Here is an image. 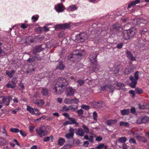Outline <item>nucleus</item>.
<instances>
[{"mask_svg": "<svg viewBox=\"0 0 149 149\" xmlns=\"http://www.w3.org/2000/svg\"><path fill=\"white\" fill-rule=\"evenodd\" d=\"M54 82L56 85L53 88V91L54 94L56 95L62 93L68 84L67 81L63 78H58L56 79Z\"/></svg>", "mask_w": 149, "mask_h": 149, "instance_id": "nucleus-1", "label": "nucleus"}, {"mask_svg": "<svg viewBox=\"0 0 149 149\" xmlns=\"http://www.w3.org/2000/svg\"><path fill=\"white\" fill-rule=\"evenodd\" d=\"M97 54L95 53L91 54L89 56L90 60L93 65L92 67L90 68V72H96L100 68V66L97 63Z\"/></svg>", "mask_w": 149, "mask_h": 149, "instance_id": "nucleus-2", "label": "nucleus"}, {"mask_svg": "<svg viewBox=\"0 0 149 149\" xmlns=\"http://www.w3.org/2000/svg\"><path fill=\"white\" fill-rule=\"evenodd\" d=\"M82 55V54L79 52V50H75L73 51L72 54L68 56V58L71 61L75 62L79 60Z\"/></svg>", "mask_w": 149, "mask_h": 149, "instance_id": "nucleus-3", "label": "nucleus"}, {"mask_svg": "<svg viewBox=\"0 0 149 149\" xmlns=\"http://www.w3.org/2000/svg\"><path fill=\"white\" fill-rule=\"evenodd\" d=\"M135 34V31L132 29L125 30L122 33L123 38L125 40H129L133 38Z\"/></svg>", "mask_w": 149, "mask_h": 149, "instance_id": "nucleus-4", "label": "nucleus"}, {"mask_svg": "<svg viewBox=\"0 0 149 149\" xmlns=\"http://www.w3.org/2000/svg\"><path fill=\"white\" fill-rule=\"evenodd\" d=\"M139 72L136 71L134 74V77L132 76H131L130 77V79L131 81V83L130 84V86L132 88H135L136 84L137 83V81L139 79Z\"/></svg>", "mask_w": 149, "mask_h": 149, "instance_id": "nucleus-5", "label": "nucleus"}, {"mask_svg": "<svg viewBox=\"0 0 149 149\" xmlns=\"http://www.w3.org/2000/svg\"><path fill=\"white\" fill-rule=\"evenodd\" d=\"M47 127L44 126H41L39 128H37L36 131L37 133L42 137L43 136L46 135L48 134V131L47 130Z\"/></svg>", "mask_w": 149, "mask_h": 149, "instance_id": "nucleus-6", "label": "nucleus"}, {"mask_svg": "<svg viewBox=\"0 0 149 149\" xmlns=\"http://www.w3.org/2000/svg\"><path fill=\"white\" fill-rule=\"evenodd\" d=\"M68 120H69L63 123V125L65 126L68 125L74 124L76 127H77L79 126V123L76 121L75 118L72 117H70Z\"/></svg>", "mask_w": 149, "mask_h": 149, "instance_id": "nucleus-7", "label": "nucleus"}, {"mask_svg": "<svg viewBox=\"0 0 149 149\" xmlns=\"http://www.w3.org/2000/svg\"><path fill=\"white\" fill-rule=\"evenodd\" d=\"M0 104L5 106H8L9 105V100L6 96L0 97Z\"/></svg>", "mask_w": 149, "mask_h": 149, "instance_id": "nucleus-8", "label": "nucleus"}, {"mask_svg": "<svg viewBox=\"0 0 149 149\" xmlns=\"http://www.w3.org/2000/svg\"><path fill=\"white\" fill-rule=\"evenodd\" d=\"M75 92V90L71 87H69L67 88L65 92L67 97L74 95Z\"/></svg>", "mask_w": 149, "mask_h": 149, "instance_id": "nucleus-9", "label": "nucleus"}, {"mask_svg": "<svg viewBox=\"0 0 149 149\" xmlns=\"http://www.w3.org/2000/svg\"><path fill=\"white\" fill-rule=\"evenodd\" d=\"M70 26V24L68 23H65L61 24H57L55 28L56 29H66L69 28Z\"/></svg>", "mask_w": 149, "mask_h": 149, "instance_id": "nucleus-10", "label": "nucleus"}, {"mask_svg": "<svg viewBox=\"0 0 149 149\" xmlns=\"http://www.w3.org/2000/svg\"><path fill=\"white\" fill-rule=\"evenodd\" d=\"M54 8L58 12H61L65 9L64 6L62 4H58L55 6Z\"/></svg>", "mask_w": 149, "mask_h": 149, "instance_id": "nucleus-11", "label": "nucleus"}, {"mask_svg": "<svg viewBox=\"0 0 149 149\" xmlns=\"http://www.w3.org/2000/svg\"><path fill=\"white\" fill-rule=\"evenodd\" d=\"M42 45L37 46L33 50L32 53L33 54H36V53L40 52L44 50V48H42Z\"/></svg>", "mask_w": 149, "mask_h": 149, "instance_id": "nucleus-12", "label": "nucleus"}, {"mask_svg": "<svg viewBox=\"0 0 149 149\" xmlns=\"http://www.w3.org/2000/svg\"><path fill=\"white\" fill-rule=\"evenodd\" d=\"M77 36L81 42H83L87 39L86 36L84 33H80Z\"/></svg>", "mask_w": 149, "mask_h": 149, "instance_id": "nucleus-13", "label": "nucleus"}, {"mask_svg": "<svg viewBox=\"0 0 149 149\" xmlns=\"http://www.w3.org/2000/svg\"><path fill=\"white\" fill-rule=\"evenodd\" d=\"M127 57L131 61H135L136 58L135 57L133 56L131 52L128 50L126 52Z\"/></svg>", "mask_w": 149, "mask_h": 149, "instance_id": "nucleus-14", "label": "nucleus"}, {"mask_svg": "<svg viewBox=\"0 0 149 149\" xmlns=\"http://www.w3.org/2000/svg\"><path fill=\"white\" fill-rule=\"evenodd\" d=\"M33 103L39 106H42L44 104V101L41 99H36L33 101Z\"/></svg>", "mask_w": 149, "mask_h": 149, "instance_id": "nucleus-15", "label": "nucleus"}, {"mask_svg": "<svg viewBox=\"0 0 149 149\" xmlns=\"http://www.w3.org/2000/svg\"><path fill=\"white\" fill-rule=\"evenodd\" d=\"M117 122L116 120H108L106 121V124L108 125L111 126L112 125L115 124Z\"/></svg>", "mask_w": 149, "mask_h": 149, "instance_id": "nucleus-16", "label": "nucleus"}, {"mask_svg": "<svg viewBox=\"0 0 149 149\" xmlns=\"http://www.w3.org/2000/svg\"><path fill=\"white\" fill-rule=\"evenodd\" d=\"M121 27V26L118 24H114L111 26L110 28V30L111 31H117Z\"/></svg>", "mask_w": 149, "mask_h": 149, "instance_id": "nucleus-17", "label": "nucleus"}, {"mask_svg": "<svg viewBox=\"0 0 149 149\" xmlns=\"http://www.w3.org/2000/svg\"><path fill=\"white\" fill-rule=\"evenodd\" d=\"M15 72V71L14 70H12L10 71L8 70L6 71V74L10 78L13 77V75Z\"/></svg>", "mask_w": 149, "mask_h": 149, "instance_id": "nucleus-18", "label": "nucleus"}, {"mask_svg": "<svg viewBox=\"0 0 149 149\" xmlns=\"http://www.w3.org/2000/svg\"><path fill=\"white\" fill-rule=\"evenodd\" d=\"M148 29L146 28H143L140 31V34L141 36H143V38H145V37H146V33H147Z\"/></svg>", "mask_w": 149, "mask_h": 149, "instance_id": "nucleus-19", "label": "nucleus"}, {"mask_svg": "<svg viewBox=\"0 0 149 149\" xmlns=\"http://www.w3.org/2000/svg\"><path fill=\"white\" fill-rule=\"evenodd\" d=\"M84 130L81 128H79L78 129L76 134L81 136H83L84 134Z\"/></svg>", "mask_w": 149, "mask_h": 149, "instance_id": "nucleus-20", "label": "nucleus"}, {"mask_svg": "<svg viewBox=\"0 0 149 149\" xmlns=\"http://www.w3.org/2000/svg\"><path fill=\"white\" fill-rule=\"evenodd\" d=\"M26 109V110L29 112L32 115H34L35 114L34 109L32 108L30 106H27Z\"/></svg>", "mask_w": 149, "mask_h": 149, "instance_id": "nucleus-21", "label": "nucleus"}, {"mask_svg": "<svg viewBox=\"0 0 149 149\" xmlns=\"http://www.w3.org/2000/svg\"><path fill=\"white\" fill-rule=\"evenodd\" d=\"M41 92L43 96H46L48 94L49 90L46 88H43L42 89Z\"/></svg>", "mask_w": 149, "mask_h": 149, "instance_id": "nucleus-22", "label": "nucleus"}, {"mask_svg": "<svg viewBox=\"0 0 149 149\" xmlns=\"http://www.w3.org/2000/svg\"><path fill=\"white\" fill-rule=\"evenodd\" d=\"M121 113L123 116L127 115L130 113V110L129 109L122 110L121 111Z\"/></svg>", "mask_w": 149, "mask_h": 149, "instance_id": "nucleus-23", "label": "nucleus"}, {"mask_svg": "<svg viewBox=\"0 0 149 149\" xmlns=\"http://www.w3.org/2000/svg\"><path fill=\"white\" fill-rule=\"evenodd\" d=\"M140 2V0H136L135 1H132L128 5V8H130L133 5H135L136 4L139 3Z\"/></svg>", "mask_w": 149, "mask_h": 149, "instance_id": "nucleus-24", "label": "nucleus"}, {"mask_svg": "<svg viewBox=\"0 0 149 149\" xmlns=\"http://www.w3.org/2000/svg\"><path fill=\"white\" fill-rule=\"evenodd\" d=\"M65 142V139L61 137H60L58 139V144L60 146H62Z\"/></svg>", "mask_w": 149, "mask_h": 149, "instance_id": "nucleus-25", "label": "nucleus"}, {"mask_svg": "<svg viewBox=\"0 0 149 149\" xmlns=\"http://www.w3.org/2000/svg\"><path fill=\"white\" fill-rule=\"evenodd\" d=\"M64 68V65L63 64V62L61 61L59 63L58 65L56 66L57 69H59L61 70H63Z\"/></svg>", "mask_w": 149, "mask_h": 149, "instance_id": "nucleus-26", "label": "nucleus"}, {"mask_svg": "<svg viewBox=\"0 0 149 149\" xmlns=\"http://www.w3.org/2000/svg\"><path fill=\"white\" fill-rule=\"evenodd\" d=\"M133 71V69L131 68H126L124 72L125 75L128 74Z\"/></svg>", "mask_w": 149, "mask_h": 149, "instance_id": "nucleus-27", "label": "nucleus"}, {"mask_svg": "<svg viewBox=\"0 0 149 149\" xmlns=\"http://www.w3.org/2000/svg\"><path fill=\"white\" fill-rule=\"evenodd\" d=\"M149 105L143 104V105L139 104V108L140 109H148Z\"/></svg>", "mask_w": 149, "mask_h": 149, "instance_id": "nucleus-28", "label": "nucleus"}, {"mask_svg": "<svg viewBox=\"0 0 149 149\" xmlns=\"http://www.w3.org/2000/svg\"><path fill=\"white\" fill-rule=\"evenodd\" d=\"M143 123H146L149 121V117L145 116L141 118Z\"/></svg>", "mask_w": 149, "mask_h": 149, "instance_id": "nucleus-29", "label": "nucleus"}, {"mask_svg": "<svg viewBox=\"0 0 149 149\" xmlns=\"http://www.w3.org/2000/svg\"><path fill=\"white\" fill-rule=\"evenodd\" d=\"M51 139V141H52L53 140V137L52 135L50 136H47V137H45L43 139V141L44 142H47Z\"/></svg>", "mask_w": 149, "mask_h": 149, "instance_id": "nucleus-30", "label": "nucleus"}, {"mask_svg": "<svg viewBox=\"0 0 149 149\" xmlns=\"http://www.w3.org/2000/svg\"><path fill=\"white\" fill-rule=\"evenodd\" d=\"M119 125L120 126H124L127 127H128L129 126V123L128 122H125L123 121L120 122Z\"/></svg>", "mask_w": 149, "mask_h": 149, "instance_id": "nucleus-31", "label": "nucleus"}, {"mask_svg": "<svg viewBox=\"0 0 149 149\" xmlns=\"http://www.w3.org/2000/svg\"><path fill=\"white\" fill-rule=\"evenodd\" d=\"M127 140V138L125 137H122L118 139V140L121 143H125Z\"/></svg>", "mask_w": 149, "mask_h": 149, "instance_id": "nucleus-32", "label": "nucleus"}, {"mask_svg": "<svg viewBox=\"0 0 149 149\" xmlns=\"http://www.w3.org/2000/svg\"><path fill=\"white\" fill-rule=\"evenodd\" d=\"M71 101L70 102L71 104H77L79 102V99L75 98L74 99H71Z\"/></svg>", "mask_w": 149, "mask_h": 149, "instance_id": "nucleus-33", "label": "nucleus"}, {"mask_svg": "<svg viewBox=\"0 0 149 149\" xmlns=\"http://www.w3.org/2000/svg\"><path fill=\"white\" fill-rule=\"evenodd\" d=\"M82 127L84 130V133L85 132L86 134H88L89 133V129L86 125H82Z\"/></svg>", "mask_w": 149, "mask_h": 149, "instance_id": "nucleus-34", "label": "nucleus"}, {"mask_svg": "<svg viewBox=\"0 0 149 149\" xmlns=\"http://www.w3.org/2000/svg\"><path fill=\"white\" fill-rule=\"evenodd\" d=\"M74 135L69 133L65 135V137L67 139H70L73 138Z\"/></svg>", "mask_w": 149, "mask_h": 149, "instance_id": "nucleus-35", "label": "nucleus"}, {"mask_svg": "<svg viewBox=\"0 0 149 149\" xmlns=\"http://www.w3.org/2000/svg\"><path fill=\"white\" fill-rule=\"evenodd\" d=\"M34 70L35 69L34 68L30 69L29 68H27L26 71V73L27 74H31Z\"/></svg>", "mask_w": 149, "mask_h": 149, "instance_id": "nucleus-36", "label": "nucleus"}, {"mask_svg": "<svg viewBox=\"0 0 149 149\" xmlns=\"http://www.w3.org/2000/svg\"><path fill=\"white\" fill-rule=\"evenodd\" d=\"M136 93L138 94H140L143 93V90L141 88H136L135 90Z\"/></svg>", "mask_w": 149, "mask_h": 149, "instance_id": "nucleus-37", "label": "nucleus"}, {"mask_svg": "<svg viewBox=\"0 0 149 149\" xmlns=\"http://www.w3.org/2000/svg\"><path fill=\"white\" fill-rule=\"evenodd\" d=\"M76 113L78 114V116H81L84 113V111L82 109H80L77 111Z\"/></svg>", "mask_w": 149, "mask_h": 149, "instance_id": "nucleus-38", "label": "nucleus"}, {"mask_svg": "<svg viewBox=\"0 0 149 149\" xmlns=\"http://www.w3.org/2000/svg\"><path fill=\"white\" fill-rule=\"evenodd\" d=\"M40 94L38 92L34 93L33 95H32L31 97L34 98H39L40 97Z\"/></svg>", "mask_w": 149, "mask_h": 149, "instance_id": "nucleus-39", "label": "nucleus"}, {"mask_svg": "<svg viewBox=\"0 0 149 149\" xmlns=\"http://www.w3.org/2000/svg\"><path fill=\"white\" fill-rule=\"evenodd\" d=\"M6 87L7 88H14L16 86L14 84H11L8 83L6 85Z\"/></svg>", "mask_w": 149, "mask_h": 149, "instance_id": "nucleus-40", "label": "nucleus"}, {"mask_svg": "<svg viewBox=\"0 0 149 149\" xmlns=\"http://www.w3.org/2000/svg\"><path fill=\"white\" fill-rule=\"evenodd\" d=\"M109 84H106L105 85L101 86V90L102 91H104L105 90H106L107 89H108V87H109Z\"/></svg>", "mask_w": 149, "mask_h": 149, "instance_id": "nucleus-41", "label": "nucleus"}, {"mask_svg": "<svg viewBox=\"0 0 149 149\" xmlns=\"http://www.w3.org/2000/svg\"><path fill=\"white\" fill-rule=\"evenodd\" d=\"M6 140L2 138H0V145H3L6 143Z\"/></svg>", "mask_w": 149, "mask_h": 149, "instance_id": "nucleus-42", "label": "nucleus"}, {"mask_svg": "<svg viewBox=\"0 0 149 149\" xmlns=\"http://www.w3.org/2000/svg\"><path fill=\"white\" fill-rule=\"evenodd\" d=\"M10 131L12 132L17 133L19 132V130L17 128H12L10 129Z\"/></svg>", "mask_w": 149, "mask_h": 149, "instance_id": "nucleus-43", "label": "nucleus"}, {"mask_svg": "<svg viewBox=\"0 0 149 149\" xmlns=\"http://www.w3.org/2000/svg\"><path fill=\"white\" fill-rule=\"evenodd\" d=\"M93 119L94 120L96 121L97 120V114L96 111L93 112Z\"/></svg>", "mask_w": 149, "mask_h": 149, "instance_id": "nucleus-44", "label": "nucleus"}, {"mask_svg": "<svg viewBox=\"0 0 149 149\" xmlns=\"http://www.w3.org/2000/svg\"><path fill=\"white\" fill-rule=\"evenodd\" d=\"M109 86L108 88L109 89V92L113 93V92L114 87L113 86L109 84Z\"/></svg>", "mask_w": 149, "mask_h": 149, "instance_id": "nucleus-45", "label": "nucleus"}, {"mask_svg": "<svg viewBox=\"0 0 149 149\" xmlns=\"http://www.w3.org/2000/svg\"><path fill=\"white\" fill-rule=\"evenodd\" d=\"M19 132L20 134L23 137H25L26 136L27 134L25 131L21 130L19 131Z\"/></svg>", "mask_w": 149, "mask_h": 149, "instance_id": "nucleus-46", "label": "nucleus"}, {"mask_svg": "<svg viewBox=\"0 0 149 149\" xmlns=\"http://www.w3.org/2000/svg\"><path fill=\"white\" fill-rule=\"evenodd\" d=\"M104 146V143H100L99 145L95 147L96 149H101Z\"/></svg>", "mask_w": 149, "mask_h": 149, "instance_id": "nucleus-47", "label": "nucleus"}, {"mask_svg": "<svg viewBox=\"0 0 149 149\" xmlns=\"http://www.w3.org/2000/svg\"><path fill=\"white\" fill-rule=\"evenodd\" d=\"M69 8H71V10L72 11H73L77 9V8L74 5H72L69 6Z\"/></svg>", "mask_w": 149, "mask_h": 149, "instance_id": "nucleus-48", "label": "nucleus"}, {"mask_svg": "<svg viewBox=\"0 0 149 149\" xmlns=\"http://www.w3.org/2000/svg\"><path fill=\"white\" fill-rule=\"evenodd\" d=\"M35 57L33 56L31 58H30L27 60V62L29 63L32 62L36 60V59L35 58Z\"/></svg>", "mask_w": 149, "mask_h": 149, "instance_id": "nucleus-49", "label": "nucleus"}, {"mask_svg": "<svg viewBox=\"0 0 149 149\" xmlns=\"http://www.w3.org/2000/svg\"><path fill=\"white\" fill-rule=\"evenodd\" d=\"M33 20V22H35L37 21L38 19V16H33L31 18Z\"/></svg>", "mask_w": 149, "mask_h": 149, "instance_id": "nucleus-50", "label": "nucleus"}, {"mask_svg": "<svg viewBox=\"0 0 149 149\" xmlns=\"http://www.w3.org/2000/svg\"><path fill=\"white\" fill-rule=\"evenodd\" d=\"M34 57H35V58L36 59V60L40 61L42 59V57L40 56L39 54L36 55Z\"/></svg>", "mask_w": 149, "mask_h": 149, "instance_id": "nucleus-51", "label": "nucleus"}, {"mask_svg": "<svg viewBox=\"0 0 149 149\" xmlns=\"http://www.w3.org/2000/svg\"><path fill=\"white\" fill-rule=\"evenodd\" d=\"M77 82L79 84L80 86H82L84 84V81L81 79H79L77 81Z\"/></svg>", "mask_w": 149, "mask_h": 149, "instance_id": "nucleus-52", "label": "nucleus"}, {"mask_svg": "<svg viewBox=\"0 0 149 149\" xmlns=\"http://www.w3.org/2000/svg\"><path fill=\"white\" fill-rule=\"evenodd\" d=\"M129 142L130 143H133L134 144H136V141L133 138H131L129 140Z\"/></svg>", "mask_w": 149, "mask_h": 149, "instance_id": "nucleus-53", "label": "nucleus"}, {"mask_svg": "<svg viewBox=\"0 0 149 149\" xmlns=\"http://www.w3.org/2000/svg\"><path fill=\"white\" fill-rule=\"evenodd\" d=\"M11 82L13 84L16 86V84L17 82V78L16 77H13L11 80Z\"/></svg>", "mask_w": 149, "mask_h": 149, "instance_id": "nucleus-54", "label": "nucleus"}, {"mask_svg": "<svg viewBox=\"0 0 149 149\" xmlns=\"http://www.w3.org/2000/svg\"><path fill=\"white\" fill-rule=\"evenodd\" d=\"M29 131L31 133H32L33 132V130L35 127V126L32 125L29 126Z\"/></svg>", "mask_w": 149, "mask_h": 149, "instance_id": "nucleus-55", "label": "nucleus"}, {"mask_svg": "<svg viewBox=\"0 0 149 149\" xmlns=\"http://www.w3.org/2000/svg\"><path fill=\"white\" fill-rule=\"evenodd\" d=\"M81 108L85 109L87 110L89 109V107L88 106L86 105L83 104L81 106Z\"/></svg>", "mask_w": 149, "mask_h": 149, "instance_id": "nucleus-56", "label": "nucleus"}, {"mask_svg": "<svg viewBox=\"0 0 149 149\" xmlns=\"http://www.w3.org/2000/svg\"><path fill=\"white\" fill-rule=\"evenodd\" d=\"M116 86L120 88H123L125 87V86L123 84L118 82L117 83Z\"/></svg>", "mask_w": 149, "mask_h": 149, "instance_id": "nucleus-57", "label": "nucleus"}, {"mask_svg": "<svg viewBox=\"0 0 149 149\" xmlns=\"http://www.w3.org/2000/svg\"><path fill=\"white\" fill-rule=\"evenodd\" d=\"M139 141L143 142L144 143H146L147 142V140L145 138V137L143 136H141Z\"/></svg>", "mask_w": 149, "mask_h": 149, "instance_id": "nucleus-58", "label": "nucleus"}, {"mask_svg": "<svg viewBox=\"0 0 149 149\" xmlns=\"http://www.w3.org/2000/svg\"><path fill=\"white\" fill-rule=\"evenodd\" d=\"M69 133H71L74 135V130L73 128H70L69 130Z\"/></svg>", "mask_w": 149, "mask_h": 149, "instance_id": "nucleus-59", "label": "nucleus"}, {"mask_svg": "<svg viewBox=\"0 0 149 149\" xmlns=\"http://www.w3.org/2000/svg\"><path fill=\"white\" fill-rule=\"evenodd\" d=\"M130 110L131 113L132 114L135 113L136 112L135 108L133 107H132Z\"/></svg>", "mask_w": 149, "mask_h": 149, "instance_id": "nucleus-60", "label": "nucleus"}, {"mask_svg": "<svg viewBox=\"0 0 149 149\" xmlns=\"http://www.w3.org/2000/svg\"><path fill=\"white\" fill-rule=\"evenodd\" d=\"M62 115L66 118L68 119L70 117L69 114L67 113H63Z\"/></svg>", "mask_w": 149, "mask_h": 149, "instance_id": "nucleus-61", "label": "nucleus"}, {"mask_svg": "<svg viewBox=\"0 0 149 149\" xmlns=\"http://www.w3.org/2000/svg\"><path fill=\"white\" fill-rule=\"evenodd\" d=\"M68 109L69 110H72V111H74L75 110V109L73 107V105H72L71 106H69L68 107Z\"/></svg>", "mask_w": 149, "mask_h": 149, "instance_id": "nucleus-62", "label": "nucleus"}, {"mask_svg": "<svg viewBox=\"0 0 149 149\" xmlns=\"http://www.w3.org/2000/svg\"><path fill=\"white\" fill-rule=\"evenodd\" d=\"M71 100L70 99L66 98L64 100L66 104L71 103Z\"/></svg>", "mask_w": 149, "mask_h": 149, "instance_id": "nucleus-63", "label": "nucleus"}, {"mask_svg": "<svg viewBox=\"0 0 149 149\" xmlns=\"http://www.w3.org/2000/svg\"><path fill=\"white\" fill-rule=\"evenodd\" d=\"M13 102L14 103H17L19 102V100L18 98L17 97H15L13 99Z\"/></svg>", "mask_w": 149, "mask_h": 149, "instance_id": "nucleus-64", "label": "nucleus"}]
</instances>
